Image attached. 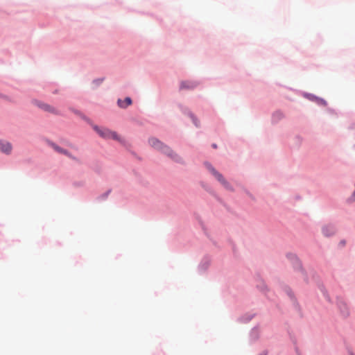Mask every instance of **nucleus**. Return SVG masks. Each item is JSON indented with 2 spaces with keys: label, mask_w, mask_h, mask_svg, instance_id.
I'll return each instance as SVG.
<instances>
[{
  "label": "nucleus",
  "mask_w": 355,
  "mask_h": 355,
  "mask_svg": "<svg viewBox=\"0 0 355 355\" xmlns=\"http://www.w3.org/2000/svg\"><path fill=\"white\" fill-rule=\"evenodd\" d=\"M207 168L211 174L228 190L232 191L233 189L230 184L223 178V175L218 172L210 164L206 163Z\"/></svg>",
  "instance_id": "obj_3"
},
{
  "label": "nucleus",
  "mask_w": 355,
  "mask_h": 355,
  "mask_svg": "<svg viewBox=\"0 0 355 355\" xmlns=\"http://www.w3.org/2000/svg\"><path fill=\"white\" fill-rule=\"evenodd\" d=\"M94 130L103 138L105 139H112L119 142H122L123 140L116 132H112L106 128H100L99 127L94 125Z\"/></svg>",
  "instance_id": "obj_2"
},
{
  "label": "nucleus",
  "mask_w": 355,
  "mask_h": 355,
  "mask_svg": "<svg viewBox=\"0 0 355 355\" xmlns=\"http://www.w3.org/2000/svg\"><path fill=\"white\" fill-rule=\"evenodd\" d=\"M12 149V144L6 141H0V151L6 154L9 155L11 153Z\"/></svg>",
  "instance_id": "obj_6"
},
{
  "label": "nucleus",
  "mask_w": 355,
  "mask_h": 355,
  "mask_svg": "<svg viewBox=\"0 0 355 355\" xmlns=\"http://www.w3.org/2000/svg\"><path fill=\"white\" fill-rule=\"evenodd\" d=\"M148 143L150 146L158 150H160L163 153L168 155L169 157H173V153L171 150L166 146H165L162 141L155 137L149 139Z\"/></svg>",
  "instance_id": "obj_1"
},
{
  "label": "nucleus",
  "mask_w": 355,
  "mask_h": 355,
  "mask_svg": "<svg viewBox=\"0 0 355 355\" xmlns=\"http://www.w3.org/2000/svg\"><path fill=\"white\" fill-rule=\"evenodd\" d=\"M193 121V123L196 125V126H198V121H197V119L193 116L191 115V116Z\"/></svg>",
  "instance_id": "obj_10"
},
{
  "label": "nucleus",
  "mask_w": 355,
  "mask_h": 355,
  "mask_svg": "<svg viewBox=\"0 0 355 355\" xmlns=\"http://www.w3.org/2000/svg\"><path fill=\"white\" fill-rule=\"evenodd\" d=\"M117 103L120 107L125 108L132 104V100L130 97H126L124 101L119 99Z\"/></svg>",
  "instance_id": "obj_7"
},
{
  "label": "nucleus",
  "mask_w": 355,
  "mask_h": 355,
  "mask_svg": "<svg viewBox=\"0 0 355 355\" xmlns=\"http://www.w3.org/2000/svg\"><path fill=\"white\" fill-rule=\"evenodd\" d=\"M49 144L56 152H58L59 153H61V154H64V155L68 156L69 157H70V158H71V159H73L74 160H78L75 157L72 156L71 154L69 153L67 150H64V149L62 148L61 147H60L59 146L56 145L55 144H54L53 142H49Z\"/></svg>",
  "instance_id": "obj_5"
},
{
  "label": "nucleus",
  "mask_w": 355,
  "mask_h": 355,
  "mask_svg": "<svg viewBox=\"0 0 355 355\" xmlns=\"http://www.w3.org/2000/svg\"><path fill=\"white\" fill-rule=\"evenodd\" d=\"M212 146H213V148H216L217 147L216 144H213V145H212Z\"/></svg>",
  "instance_id": "obj_11"
},
{
  "label": "nucleus",
  "mask_w": 355,
  "mask_h": 355,
  "mask_svg": "<svg viewBox=\"0 0 355 355\" xmlns=\"http://www.w3.org/2000/svg\"><path fill=\"white\" fill-rule=\"evenodd\" d=\"M35 105L45 112L54 114H59V111L54 107L40 101H35Z\"/></svg>",
  "instance_id": "obj_4"
},
{
  "label": "nucleus",
  "mask_w": 355,
  "mask_h": 355,
  "mask_svg": "<svg viewBox=\"0 0 355 355\" xmlns=\"http://www.w3.org/2000/svg\"><path fill=\"white\" fill-rule=\"evenodd\" d=\"M322 232L326 236H329L334 233V228L331 225H327L322 228Z\"/></svg>",
  "instance_id": "obj_8"
},
{
  "label": "nucleus",
  "mask_w": 355,
  "mask_h": 355,
  "mask_svg": "<svg viewBox=\"0 0 355 355\" xmlns=\"http://www.w3.org/2000/svg\"><path fill=\"white\" fill-rule=\"evenodd\" d=\"M194 87H195V85L191 83L182 82L181 83L182 88L191 89V88H193Z\"/></svg>",
  "instance_id": "obj_9"
}]
</instances>
